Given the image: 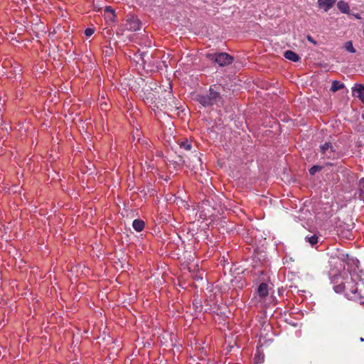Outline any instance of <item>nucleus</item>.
Wrapping results in <instances>:
<instances>
[{
    "label": "nucleus",
    "instance_id": "2eb2a0df",
    "mask_svg": "<svg viewBox=\"0 0 364 364\" xmlns=\"http://www.w3.org/2000/svg\"><path fill=\"white\" fill-rule=\"evenodd\" d=\"M344 87L343 83H340L338 81L334 80L332 82L331 90L333 92H336Z\"/></svg>",
    "mask_w": 364,
    "mask_h": 364
},
{
    "label": "nucleus",
    "instance_id": "f8f14e48",
    "mask_svg": "<svg viewBox=\"0 0 364 364\" xmlns=\"http://www.w3.org/2000/svg\"><path fill=\"white\" fill-rule=\"evenodd\" d=\"M257 292L260 297H266L268 295L267 284L266 283H261L257 288Z\"/></svg>",
    "mask_w": 364,
    "mask_h": 364
},
{
    "label": "nucleus",
    "instance_id": "9b49d317",
    "mask_svg": "<svg viewBox=\"0 0 364 364\" xmlns=\"http://www.w3.org/2000/svg\"><path fill=\"white\" fill-rule=\"evenodd\" d=\"M337 7L343 14H350V6L347 2L341 0L337 3Z\"/></svg>",
    "mask_w": 364,
    "mask_h": 364
},
{
    "label": "nucleus",
    "instance_id": "393cba45",
    "mask_svg": "<svg viewBox=\"0 0 364 364\" xmlns=\"http://www.w3.org/2000/svg\"><path fill=\"white\" fill-rule=\"evenodd\" d=\"M307 38H308V40H309V41H311V42H312V43H316V42H315V41L311 38V36H309Z\"/></svg>",
    "mask_w": 364,
    "mask_h": 364
},
{
    "label": "nucleus",
    "instance_id": "aec40b11",
    "mask_svg": "<svg viewBox=\"0 0 364 364\" xmlns=\"http://www.w3.org/2000/svg\"><path fill=\"white\" fill-rule=\"evenodd\" d=\"M126 262H127L126 258L122 257L121 259H119V262H115V269H118L117 265V266L119 265L120 267V268L123 269Z\"/></svg>",
    "mask_w": 364,
    "mask_h": 364
},
{
    "label": "nucleus",
    "instance_id": "b1692460",
    "mask_svg": "<svg viewBox=\"0 0 364 364\" xmlns=\"http://www.w3.org/2000/svg\"><path fill=\"white\" fill-rule=\"evenodd\" d=\"M351 15L357 19H361V16L359 14H352Z\"/></svg>",
    "mask_w": 364,
    "mask_h": 364
},
{
    "label": "nucleus",
    "instance_id": "20e7f679",
    "mask_svg": "<svg viewBox=\"0 0 364 364\" xmlns=\"http://www.w3.org/2000/svg\"><path fill=\"white\" fill-rule=\"evenodd\" d=\"M206 58L219 65L220 66H226L230 65L234 60V58L227 53H208Z\"/></svg>",
    "mask_w": 364,
    "mask_h": 364
},
{
    "label": "nucleus",
    "instance_id": "a211bd4d",
    "mask_svg": "<svg viewBox=\"0 0 364 364\" xmlns=\"http://www.w3.org/2000/svg\"><path fill=\"white\" fill-rule=\"evenodd\" d=\"M322 170V166H318V165H315V166H313L310 169H309V173L311 175H314L316 173Z\"/></svg>",
    "mask_w": 364,
    "mask_h": 364
},
{
    "label": "nucleus",
    "instance_id": "7ed1b4c3",
    "mask_svg": "<svg viewBox=\"0 0 364 364\" xmlns=\"http://www.w3.org/2000/svg\"><path fill=\"white\" fill-rule=\"evenodd\" d=\"M196 101L201 104L203 107L213 106L214 105H218L223 102V97L217 90L216 85L210 87L209 92L206 95H198L196 96Z\"/></svg>",
    "mask_w": 364,
    "mask_h": 364
},
{
    "label": "nucleus",
    "instance_id": "dca6fc26",
    "mask_svg": "<svg viewBox=\"0 0 364 364\" xmlns=\"http://www.w3.org/2000/svg\"><path fill=\"white\" fill-rule=\"evenodd\" d=\"M306 240L308 241L311 245H314L318 242V236L316 235H311L310 237H306Z\"/></svg>",
    "mask_w": 364,
    "mask_h": 364
},
{
    "label": "nucleus",
    "instance_id": "6e6552de",
    "mask_svg": "<svg viewBox=\"0 0 364 364\" xmlns=\"http://www.w3.org/2000/svg\"><path fill=\"white\" fill-rule=\"evenodd\" d=\"M353 95L358 97L364 104V86L362 84L355 85L353 88Z\"/></svg>",
    "mask_w": 364,
    "mask_h": 364
},
{
    "label": "nucleus",
    "instance_id": "39448f33",
    "mask_svg": "<svg viewBox=\"0 0 364 364\" xmlns=\"http://www.w3.org/2000/svg\"><path fill=\"white\" fill-rule=\"evenodd\" d=\"M166 96L168 97V102H157L156 107L158 108L165 109L168 111L173 112L179 109V107L176 103V99L171 94V92H167Z\"/></svg>",
    "mask_w": 364,
    "mask_h": 364
},
{
    "label": "nucleus",
    "instance_id": "f03ea898",
    "mask_svg": "<svg viewBox=\"0 0 364 364\" xmlns=\"http://www.w3.org/2000/svg\"><path fill=\"white\" fill-rule=\"evenodd\" d=\"M105 27L102 30L103 36L109 41V46H105L103 49L105 57H110L112 55V48L111 47L110 40L112 38V18L114 17V10L111 6H107L105 9Z\"/></svg>",
    "mask_w": 364,
    "mask_h": 364
},
{
    "label": "nucleus",
    "instance_id": "0eeeda50",
    "mask_svg": "<svg viewBox=\"0 0 364 364\" xmlns=\"http://www.w3.org/2000/svg\"><path fill=\"white\" fill-rule=\"evenodd\" d=\"M140 27L141 22L136 17L134 16L128 18L125 23L126 29L132 31L139 30Z\"/></svg>",
    "mask_w": 364,
    "mask_h": 364
},
{
    "label": "nucleus",
    "instance_id": "1a4fd4ad",
    "mask_svg": "<svg viewBox=\"0 0 364 364\" xmlns=\"http://www.w3.org/2000/svg\"><path fill=\"white\" fill-rule=\"evenodd\" d=\"M336 0H318V5L326 12L333 6Z\"/></svg>",
    "mask_w": 364,
    "mask_h": 364
},
{
    "label": "nucleus",
    "instance_id": "4be33fe9",
    "mask_svg": "<svg viewBox=\"0 0 364 364\" xmlns=\"http://www.w3.org/2000/svg\"><path fill=\"white\" fill-rule=\"evenodd\" d=\"M340 235H342L343 237H346V238H350V237L351 236V232L349 230L341 231L340 232Z\"/></svg>",
    "mask_w": 364,
    "mask_h": 364
},
{
    "label": "nucleus",
    "instance_id": "412c9836",
    "mask_svg": "<svg viewBox=\"0 0 364 364\" xmlns=\"http://www.w3.org/2000/svg\"><path fill=\"white\" fill-rule=\"evenodd\" d=\"M95 32V29L92 28H87L85 29V35L87 36V37H90Z\"/></svg>",
    "mask_w": 364,
    "mask_h": 364
},
{
    "label": "nucleus",
    "instance_id": "5701e85b",
    "mask_svg": "<svg viewBox=\"0 0 364 364\" xmlns=\"http://www.w3.org/2000/svg\"><path fill=\"white\" fill-rule=\"evenodd\" d=\"M359 186H360V187H361L362 188L364 189V178H362L361 179H360Z\"/></svg>",
    "mask_w": 364,
    "mask_h": 364
},
{
    "label": "nucleus",
    "instance_id": "9d476101",
    "mask_svg": "<svg viewBox=\"0 0 364 364\" xmlns=\"http://www.w3.org/2000/svg\"><path fill=\"white\" fill-rule=\"evenodd\" d=\"M284 56L285 58L293 62H298L300 60L299 55L290 50H286L284 53Z\"/></svg>",
    "mask_w": 364,
    "mask_h": 364
},
{
    "label": "nucleus",
    "instance_id": "a878e982",
    "mask_svg": "<svg viewBox=\"0 0 364 364\" xmlns=\"http://www.w3.org/2000/svg\"><path fill=\"white\" fill-rule=\"evenodd\" d=\"M360 341L361 342H363V341H364V338L361 337V338H360Z\"/></svg>",
    "mask_w": 364,
    "mask_h": 364
},
{
    "label": "nucleus",
    "instance_id": "f3484780",
    "mask_svg": "<svg viewBox=\"0 0 364 364\" xmlns=\"http://www.w3.org/2000/svg\"><path fill=\"white\" fill-rule=\"evenodd\" d=\"M345 48L350 53H355V49L354 48L351 41H348L346 43Z\"/></svg>",
    "mask_w": 364,
    "mask_h": 364
},
{
    "label": "nucleus",
    "instance_id": "6ab92c4d",
    "mask_svg": "<svg viewBox=\"0 0 364 364\" xmlns=\"http://www.w3.org/2000/svg\"><path fill=\"white\" fill-rule=\"evenodd\" d=\"M167 92H171L170 91H166V90H164L161 96L159 97L158 98V101L157 102H164V101H166V102H168V97L166 96V93Z\"/></svg>",
    "mask_w": 364,
    "mask_h": 364
},
{
    "label": "nucleus",
    "instance_id": "423d86ee",
    "mask_svg": "<svg viewBox=\"0 0 364 364\" xmlns=\"http://www.w3.org/2000/svg\"><path fill=\"white\" fill-rule=\"evenodd\" d=\"M321 154L327 159L337 157L336 150L331 142H325L320 146Z\"/></svg>",
    "mask_w": 364,
    "mask_h": 364
},
{
    "label": "nucleus",
    "instance_id": "f257e3e1",
    "mask_svg": "<svg viewBox=\"0 0 364 364\" xmlns=\"http://www.w3.org/2000/svg\"><path fill=\"white\" fill-rule=\"evenodd\" d=\"M333 289L336 293H344L349 299L364 304V296L358 292L357 284L349 274H339L333 279Z\"/></svg>",
    "mask_w": 364,
    "mask_h": 364
},
{
    "label": "nucleus",
    "instance_id": "ddd939ff",
    "mask_svg": "<svg viewBox=\"0 0 364 364\" xmlns=\"http://www.w3.org/2000/svg\"><path fill=\"white\" fill-rule=\"evenodd\" d=\"M144 222L140 219H136L132 222V227L137 232H141L144 229Z\"/></svg>",
    "mask_w": 364,
    "mask_h": 364
},
{
    "label": "nucleus",
    "instance_id": "4468645a",
    "mask_svg": "<svg viewBox=\"0 0 364 364\" xmlns=\"http://www.w3.org/2000/svg\"><path fill=\"white\" fill-rule=\"evenodd\" d=\"M178 144L181 149H183L186 151H189L192 148L191 143L187 139L179 141Z\"/></svg>",
    "mask_w": 364,
    "mask_h": 364
}]
</instances>
